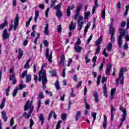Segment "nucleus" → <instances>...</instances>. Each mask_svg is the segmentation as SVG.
<instances>
[{"label":"nucleus","mask_w":129,"mask_h":129,"mask_svg":"<svg viewBox=\"0 0 129 129\" xmlns=\"http://www.w3.org/2000/svg\"><path fill=\"white\" fill-rule=\"evenodd\" d=\"M47 63L42 65L41 67V70L39 72V81H42V86L43 89H46V84L48 82V80H47V74H46V71L44 70V67L47 66Z\"/></svg>","instance_id":"obj_1"},{"label":"nucleus","mask_w":129,"mask_h":129,"mask_svg":"<svg viewBox=\"0 0 129 129\" xmlns=\"http://www.w3.org/2000/svg\"><path fill=\"white\" fill-rule=\"evenodd\" d=\"M29 103H30V100H28L27 101L24 107V110L25 111L28 110L29 108L30 109L28 114L25 116V118H26L27 119H29V118H30V117L31 116V114H32V112H33V110L34 109V106H33L32 104H29Z\"/></svg>","instance_id":"obj_2"},{"label":"nucleus","mask_w":129,"mask_h":129,"mask_svg":"<svg viewBox=\"0 0 129 129\" xmlns=\"http://www.w3.org/2000/svg\"><path fill=\"white\" fill-rule=\"evenodd\" d=\"M119 32H120V35L118 37L117 42L119 47L121 48V46H122V37L125 36L126 31L121 28H119Z\"/></svg>","instance_id":"obj_3"},{"label":"nucleus","mask_w":129,"mask_h":129,"mask_svg":"<svg viewBox=\"0 0 129 129\" xmlns=\"http://www.w3.org/2000/svg\"><path fill=\"white\" fill-rule=\"evenodd\" d=\"M127 69L126 68H122L120 71V74H119V79L116 80V84H118V81L120 80L121 84L123 83V72H125Z\"/></svg>","instance_id":"obj_4"},{"label":"nucleus","mask_w":129,"mask_h":129,"mask_svg":"<svg viewBox=\"0 0 129 129\" xmlns=\"http://www.w3.org/2000/svg\"><path fill=\"white\" fill-rule=\"evenodd\" d=\"M111 49H112V43L109 42L107 46L104 48L103 51V55H104L105 57H107V56H108V53H106V50L109 52H110V51H111Z\"/></svg>","instance_id":"obj_5"},{"label":"nucleus","mask_w":129,"mask_h":129,"mask_svg":"<svg viewBox=\"0 0 129 129\" xmlns=\"http://www.w3.org/2000/svg\"><path fill=\"white\" fill-rule=\"evenodd\" d=\"M115 31V29L112 27V26H110V30H109V34H111L110 40L113 43H114V41H115V38H114V32Z\"/></svg>","instance_id":"obj_6"},{"label":"nucleus","mask_w":129,"mask_h":129,"mask_svg":"<svg viewBox=\"0 0 129 129\" xmlns=\"http://www.w3.org/2000/svg\"><path fill=\"white\" fill-rule=\"evenodd\" d=\"M27 87V85L25 84H21L19 85V88H18V87H16V88L14 89L13 93V96L15 97L16 95H17V93H18V90H22L23 88H26Z\"/></svg>","instance_id":"obj_7"},{"label":"nucleus","mask_w":129,"mask_h":129,"mask_svg":"<svg viewBox=\"0 0 129 129\" xmlns=\"http://www.w3.org/2000/svg\"><path fill=\"white\" fill-rule=\"evenodd\" d=\"M52 54H53V52H51L49 55V48H46L45 56L46 58L48 59V61L50 63H52Z\"/></svg>","instance_id":"obj_8"},{"label":"nucleus","mask_w":129,"mask_h":129,"mask_svg":"<svg viewBox=\"0 0 129 129\" xmlns=\"http://www.w3.org/2000/svg\"><path fill=\"white\" fill-rule=\"evenodd\" d=\"M120 110H121V111H122V120H124L125 118H126V115H127V113H126V110L124 109V108H123V107L122 106H120Z\"/></svg>","instance_id":"obj_9"},{"label":"nucleus","mask_w":129,"mask_h":129,"mask_svg":"<svg viewBox=\"0 0 129 129\" xmlns=\"http://www.w3.org/2000/svg\"><path fill=\"white\" fill-rule=\"evenodd\" d=\"M19 15L17 14L16 17L15 19V23H14V31H16L17 30V28L19 27Z\"/></svg>","instance_id":"obj_10"},{"label":"nucleus","mask_w":129,"mask_h":129,"mask_svg":"<svg viewBox=\"0 0 129 129\" xmlns=\"http://www.w3.org/2000/svg\"><path fill=\"white\" fill-rule=\"evenodd\" d=\"M114 111H115V108L112 105L111 106V121H113V118L114 117Z\"/></svg>","instance_id":"obj_11"},{"label":"nucleus","mask_w":129,"mask_h":129,"mask_svg":"<svg viewBox=\"0 0 129 129\" xmlns=\"http://www.w3.org/2000/svg\"><path fill=\"white\" fill-rule=\"evenodd\" d=\"M8 30L4 29V33L3 34V39L5 40H7V39H9L10 38V34L8 33Z\"/></svg>","instance_id":"obj_12"},{"label":"nucleus","mask_w":129,"mask_h":129,"mask_svg":"<svg viewBox=\"0 0 129 129\" xmlns=\"http://www.w3.org/2000/svg\"><path fill=\"white\" fill-rule=\"evenodd\" d=\"M93 96L95 98V101L96 103L99 102V97L98 96V93L96 91L93 92Z\"/></svg>","instance_id":"obj_13"},{"label":"nucleus","mask_w":129,"mask_h":129,"mask_svg":"<svg viewBox=\"0 0 129 129\" xmlns=\"http://www.w3.org/2000/svg\"><path fill=\"white\" fill-rule=\"evenodd\" d=\"M73 9H74V5H72L71 7H68V9L67 10V16L68 17H70V16L71 15V12L70 11V10H73Z\"/></svg>","instance_id":"obj_14"},{"label":"nucleus","mask_w":129,"mask_h":129,"mask_svg":"<svg viewBox=\"0 0 129 129\" xmlns=\"http://www.w3.org/2000/svg\"><path fill=\"white\" fill-rule=\"evenodd\" d=\"M19 52L18 53V60H21L24 55V51H23V50H22V48H19Z\"/></svg>","instance_id":"obj_15"},{"label":"nucleus","mask_w":129,"mask_h":129,"mask_svg":"<svg viewBox=\"0 0 129 129\" xmlns=\"http://www.w3.org/2000/svg\"><path fill=\"white\" fill-rule=\"evenodd\" d=\"M53 117L55 119H56V118H57V114H56V113L55 112V111H51L50 113H49V116H48V120L51 119V118H52V114H53Z\"/></svg>","instance_id":"obj_16"},{"label":"nucleus","mask_w":129,"mask_h":129,"mask_svg":"<svg viewBox=\"0 0 129 129\" xmlns=\"http://www.w3.org/2000/svg\"><path fill=\"white\" fill-rule=\"evenodd\" d=\"M74 49L76 53H80V52H81V50H82V47L79 45H75Z\"/></svg>","instance_id":"obj_17"},{"label":"nucleus","mask_w":129,"mask_h":129,"mask_svg":"<svg viewBox=\"0 0 129 129\" xmlns=\"http://www.w3.org/2000/svg\"><path fill=\"white\" fill-rule=\"evenodd\" d=\"M111 70V64H107L106 67V74L107 75H109Z\"/></svg>","instance_id":"obj_18"},{"label":"nucleus","mask_w":129,"mask_h":129,"mask_svg":"<svg viewBox=\"0 0 129 129\" xmlns=\"http://www.w3.org/2000/svg\"><path fill=\"white\" fill-rule=\"evenodd\" d=\"M104 116V122L103 123V126L104 128H106L107 127V118L105 115H103Z\"/></svg>","instance_id":"obj_19"},{"label":"nucleus","mask_w":129,"mask_h":129,"mask_svg":"<svg viewBox=\"0 0 129 129\" xmlns=\"http://www.w3.org/2000/svg\"><path fill=\"white\" fill-rule=\"evenodd\" d=\"M9 23H8V20H7V19H6L5 20L4 22L2 24L0 25V29L3 30V29H4L5 28V27H7V25Z\"/></svg>","instance_id":"obj_20"},{"label":"nucleus","mask_w":129,"mask_h":129,"mask_svg":"<svg viewBox=\"0 0 129 129\" xmlns=\"http://www.w3.org/2000/svg\"><path fill=\"white\" fill-rule=\"evenodd\" d=\"M44 33L47 36H49V24L48 23L46 24Z\"/></svg>","instance_id":"obj_21"},{"label":"nucleus","mask_w":129,"mask_h":129,"mask_svg":"<svg viewBox=\"0 0 129 129\" xmlns=\"http://www.w3.org/2000/svg\"><path fill=\"white\" fill-rule=\"evenodd\" d=\"M60 58V64L62 66H65V55L64 54L61 55Z\"/></svg>","instance_id":"obj_22"},{"label":"nucleus","mask_w":129,"mask_h":129,"mask_svg":"<svg viewBox=\"0 0 129 129\" xmlns=\"http://www.w3.org/2000/svg\"><path fill=\"white\" fill-rule=\"evenodd\" d=\"M2 117L4 120V121H7L8 120V116H7V114H6V111L5 110H3L2 112Z\"/></svg>","instance_id":"obj_23"},{"label":"nucleus","mask_w":129,"mask_h":129,"mask_svg":"<svg viewBox=\"0 0 129 129\" xmlns=\"http://www.w3.org/2000/svg\"><path fill=\"white\" fill-rule=\"evenodd\" d=\"M103 89V93H104V96H105V97H107V89L106 88V84H104Z\"/></svg>","instance_id":"obj_24"},{"label":"nucleus","mask_w":129,"mask_h":129,"mask_svg":"<svg viewBox=\"0 0 129 129\" xmlns=\"http://www.w3.org/2000/svg\"><path fill=\"white\" fill-rule=\"evenodd\" d=\"M102 42V36H101L99 39L96 41L95 45L97 46H100V44Z\"/></svg>","instance_id":"obj_25"},{"label":"nucleus","mask_w":129,"mask_h":129,"mask_svg":"<svg viewBox=\"0 0 129 129\" xmlns=\"http://www.w3.org/2000/svg\"><path fill=\"white\" fill-rule=\"evenodd\" d=\"M39 120L41 121V125H43L44 124V120H45V118H44V115H43V113H40L39 117Z\"/></svg>","instance_id":"obj_26"},{"label":"nucleus","mask_w":129,"mask_h":129,"mask_svg":"<svg viewBox=\"0 0 129 129\" xmlns=\"http://www.w3.org/2000/svg\"><path fill=\"white\" fill-rule=\"evenodd\" d=\"M62 11L60 10H57L56 13V16L57 18H61L62 17Z\"/></svg>","instance_id":"obj_27"},{"label":"nucleus","mask_w":129,"mask_h":129,"mask_svg":"<svg viewBox=\"0 0 129 129\" xmlns=\"http://www.w3.org/2000/svg\"><path fill=\"white\" fill-rule=\"evenodd\" d=\"M83 22H78V30L79 31H81V29H82V27H83Z\"/></svg>","instance_id":"obj_28"},{"label":"nucleus","mask_w":129,"mask_h":129,"mask_svg":"<svg viewBox=\"0 0 129 129\" xmlns=\"http://www.w3.org/2000/svg\"><path fill=\"white\" fill-rule=\"evenodd\" d=\"M6 103V97L3 98V100L0 105V108L3 109L5 107V104Z\"/></svg>","instance_id":"obj_29"},{"label":"nucleus","mask_w":129,"mask_h":129,"mask_svg":"<svg viewBox=\"0 0 129 129\" xmlns=\"http://www.w3.org/2000/svg\"><path fill=\"white\" fill-rule=\"evenodd\" d=\"M90 27V23H88L87 26L85 28L84 35L85 36L86 35V33H87V31H88V29Z\"/></svg>","instance_id":"obj_30"},{"label":"nucleus","mask_w":129,"mask_h":129,"mask_svg":"<svg viewBox=\"0 0 129 129\" xmlns=\"http://www.w3.org/2000/svg\"><path fill=\"white\" fill-rule=\"evenodd\" d=\"M75 28H76V26L75 25H73V21L71 22V25L69 26V30L70 31H72V30H75Z\"/></svg>","instance_id":"obj_31"},{"label":"nucleus","mask_w":129,"mask_h":129,"mask_svg":"<svg viewBox=\"0 0 129 129\" xmlns=\"http://www.w3.org/2000/svg\"><path fill=\"white\" fill-rule=\"evenodd\" d=\"M55 87L57 90H60V89H61L60 85H59V81H58V80H57L55 83Z\"/></svg>","instance_id":"obj_32"},{"label":"nucleus","mask_w":129,"mask_h":129,"mask_svg":"<svg viewBox=\"0 0 129 129\" xmlns=\"http://www.w3.org/2000/svg\"><path fill=\"white\" fill-rule=\"evenodd\" d=\"M102 19H105V7L104 8L101 13Z\"/></svg>","instance_id":"obj_33"},{"label":"nucleus","mask_w":129,"mask_h":129,"mask_svg":"<svg viewBox=\"0 0 129 129\" xmlns=\"http://www.w3.org/2000/svg\"><path fill=\"white\" fill-rule=\"evenodd\" d=\"M39 18V11H37L35 13V17H34V21L35 22H37V20Z\"/></svg>","instance_id":"obj_34"},{"label":"nucleus","mask_w":129,"mask_h":129,"mask_svg":"<svg viewBox=\"0 0 129 129\" xmlns=\"http://www.w3.org/2000/svg\"><path fill=\"white\" fill-rule=\"evenodd\" d=\"M96 8H98V5H97V2H95V6L93 7V10H92V14H94L95 13V10Z\"/></svg>","instance_id":"obj_35"},{"label":"nucleus","mask_w":129,"mask_h":129,"mask_svg":"<svg viewBox=\"0 0 129 129\" xmlns=\"http://www.w3.org/2000/svg\"><path fill=\"white\" fill-rule=\"evenodd\" d=\"M81 116V114L80 111H78L77 112V114L76 116V121H77V120H78V119H79V116Z\"/></svg>","instance_id":"obj_36"},{"label":"nucleus","mask_w":129,"mask_h":129,"mask_svg":"<svg viewBox=\"0 0 129 129\" xmlns=\"http://www.w3.org/2000/svg\"><path fill=\"white\" fill-rule=\"evenodd\" d=\"M30 61H31V59H29L27 60L26 63L24 66V68H25V69H28V68H30V66L29 65V63H30Z\"/></svg>","instance_id":"obj_37"},{"label":"nucleus","mask_w":129,"mask_h":129,"mask_svg":"<svg viewBox=\"0 0 129 129\" xmlns=\"http://www.w3.org/2000/svg\"><path fill=\"white\" fill-rule=\"evenodd\" d=\"M27 74H28V71H25L22 73L21 76L20 77L21 78H25L26 76H27Z\"/></svg>","instance_id":"obj_38"},{"label":"nucleus","mask_w":129,"mask_h":129,"mask_svg":"<svg viewBox=\"0 0 129 129\" xmlns=\"http://www.w3.org/2000/svg\"><path fill=\"white\" fill-rule=\"evenodd\" d=\"M32 80V76L30 75H27L26 82H30Z\"/></svg>","instance_id":"obj_39"},{"label":"nucleus","mask_w":129,"mask_h":129,"mask_svg":"<svg viewBox=\"0 0 129 129\" xmlns=\"http://www.w3.org/2000/svg\"><path fill=\"white\" fill-rule=\"evenodd\" d=\"M102 76L101 75H99L98 77L97 80V85L98 86L99 85V84L100 83V79H101V78Z\"/></svg>","instance_id":"obj_40"},{"label":"nucleus","mask_w":129,"mask_h":129,"mask_svg":"<svg viewBox=\"0 0 129 129\" xmlns=\"http://www.w3.org/2000/svg\"><path fill=\"white\" fill-rule=\"evenodd\" d=\"M82 9V5L81 4H80L77 8V9L76 10V13H79V12L81 11V9Z\"/></svg>","instance_id":"obj_41"},{"label":"nucleus","mask_w":129,"mask_h":129,"mask_svg":"<svg viewBox=\"0 0 129 129\" xmlns=\"http://www.w3.org/2000/svg\"><path fill=\"white\" fill-rule=\"evenodd\" d=\"M115 92V89H112L111 90V99H112L113 98V95H114V93Z\"/></svg>","instance_id":"obj_42"},{"label":"nucleus","mask_w":129,"mask_h":129,"mask_svg":"<svg viewBox=\"0 0 129 129\" xmlns=\"http://www.w3.org/2000/svg\"><path fill=\"white\" fill-rule=\"evenodd\" d=\"M49 73H51L50 77H54V76H56V72L53 71H49Z\"/></svg>","instance_id":"obj_43"},{"label":"nucleus","mask_w":129,"mask_h":129,"mask_svg":"<svg viewBox=\"0 0 129 129\" xmlns=\"http://www.w3.org/2000/svg\"><path fill=\"white\" fill-rule=\"evenodd\" d=\"M61 6H62V3H59L57 6L54 7V10H57V11H58L59 9H61Z\"/></svg>","instance_id":"obj_44"},{"label":"nucleus","mask_w":129,"mask_h":129,"mask_svg":"<svg viewBox=\"0 0 129 129\" xmlns=\"http://www.w3.org/2000/svg\"><path fill=\"white\" fill-rule=\"evenodd\" d=\"M14 79H16V76H15V74H11L10 76L9 80L11 81V80H14Z\"/></svg>","instance_id":"obj_45"},{"label":"nucleus","mask_w":129,"mask_h":129,"mask_svg":"<svg viewBox=\"0 0 129 129\" xmlns=\"http://www.w3.org/2000/svg\"><path fill=\"white\" fill-rule=\"evenodd\" d=\"M96 114H97L96 112H92V116L93 117V122H94V121H95V120L96 119Z\"/></svg>","instance_id":"obj_46"},{"label":"nucleus","mask_w":129,"mask_h":129,"mask_svg":"<svg viewBox=\"0 0 129 129\" xmlns=\"http://www.w3.org/2000/svg\"><path fill=\"white\" fill-rule=\"evenodd\" d=\"M30 129H33L32 127H33V125H34V120H33V119H30Z\"/></svg>","instance_id":"obj_47"},{"label":"nucleus","mask_w":129,"mask_h":129,"mask_svg":"<svg viewBox=\"0 0 129 129\" xmlns=\"http://www.w3.org/2000/svg\"><path fill=\"white\" fill-rule=\"evenodd\" d=\"M44 97H45L44 96L43 92H40L39 94L38 98H40V99H43V98H44Z\"/></svg>","instance_id":"obj_48"},{"label":"nucleus","mask_w":129,"mask_h":129,"mask_svg":"<svg viewBox=\"0 0 129 129\" xmlns=\"http://www.w3.org/2000/svg\"><path fill=\"white\" fill-rule=\"evenodd\" d=\"M90 16V12L89 11L85 13V19L86 20L88 17Z\"/></svg>","instance_id":"obj_49"},{"label":"nucleus","mask_w":129,"mask_h":129,"mask_svg":"<svg viewBox=\"0 0 129 129\" xmlns=\"http://www.w3.org/2000/svg\"><path fill=\"white\" fill-rule=\"evenodd\" d=\"M61 122H62V120H59L57 122V124L56 125V129H59L60 127H61Z\"/></svg>","instance_id":"obj_50"},{"label":"nucleus","mask_w":129,"mask_h":129,"mask_svg":"<svg viewBox=\"0 0 129 129\" xmlns=\"http://www.w3.org/2000/svg\"><path fill=\"white\" fill-rule=\"evenodd\" d=\"M43 44L45 47H48V46L49 45V42H48V40H44L43 41Z\"/></svg>","instance_id":"obj_51"},{"label":"nucleus","mask_w":129,"mask_h":129,"mask_svg":"<svg viewBox=\"0 0 129 129\" xmlns=\"http://www.w3.org/2000/svg\"><path fill=\"white\" fill-rule=\"evenodd\" d=\"M15 121L14 120V117H12L11 119L10 120V126H13L14 125V123Z\"/></svg>","instance_id":"obj_52"},{"label":"nucleus","mask_w":129,"mask_h":129,"mask_svg":"<svg viewBox=\"0 0 129 129\" xmlns=\"http://www.w3.org/2000/svg\"><path fill=\"white\" fill-rule=\"evenodd\" d=\"M10 90H11V87L9 86L6 89V95L7 96L9 95V93L10 92Z\"/></svg>","instance_id":"obj_53"},{"label":"nucleus","mask_w":129,"mask_h":129,"mask_svg":"<svg viewBox=\"0 0 129 129\" xmlns=\"http://www.w3.org/2000/svg\"><path fill=\"white\" fill-rule=\"evenodd\" d=\"M72 93H71V97H75L76 96V95L74 94V90L73 89H71Z\"/></svg>","instance_id":"obj_54"},{"label":"nucleus","mask_w":129,"mask_h":129,"mask_svg":"<svg viewBox=\"0 0 129 129\" xmlns=\"http://www.w3.org/2000/svg\"><path fill=\"white\" fill-rule=\"evenodd\" d=\"M100 51V45H99L97 47L95 54H98Z\"/></svg>","instance_id":"obj_55"},{"label":"nucleus","mask_w":129,"mask_h":129,"mask_svg":"<svg viewBox=\"0 0 129 129\" xmlns=\"http://www.w3.org/2000/svg\"><path fill=\"white\" fill-rule=\"evenodd\" d=\"M80 44H81V40H80V38H78V40L75 45L79 46Z\"/></svg>","instance_id":"obj_56"},{"label":"nucleus","mask_w":129,"mask_h":129,"mask_svg":"<svg viewBox=\"0 0 129 129\" xmlns=\"http://www.w3.org/2000/svg\"><path fill=\"white\" fill-rule=\"evenodd\" d=\"M49 11H50V8H48L45 11L46 18H48V14H49Z\"/></svg>","instance_id":"obj_57"},{"label":"nucleus","mask_w":129,"mask_h":129,"mask_svg":"<svg viewBox=\"0 0 129 129\" xmlns=\"http://www.w3.org/2000/svg\"><path fill=\"white\" fill-rule=\"evenodd\" d=\"M66 117H67L66 114L64 113L61 115V119L62 120H65L66 119Z\"/></svg>","instance_id":"obj_58"},{"label":"nucleus","mask_w":129,"mask_h":129,"mask_svg":"<svg viewBox=\"0 0 129 129\" xmlns=\"http://www.w3.org/2000/svg\"><path fill=\"white\" fill-rule=\"evenodd\" d=\"M123 48L124 49V50L128 49V46H127V42H125V44L123 45Z\"/></svg>","instance_id":"obj_59"},{"label":"nucleus","mask_w":129,"mask_h":129,"mask_svg":"<svg viewBox=\"0 0 129 129\" xmlns=\"http://www.w3.org/2000/svg\"><path fill=\"white\" fill-rule=\"evenodd\" d=\"M85 60H86V63H89V62H90V59L88 58V55H86V57H85Z\"/></svg>","instance_id":"obj_60"},{"label":"nucleus","mask_w":129,"mask_h":129,"mask_svg":"<svg viewBox=\"0 0 129 129\" xmlns=\"http://www.w3.org/2000/svg\"><path fill=\"white\" fill-rule=\"evenodd\" d=\"M57 28V31L58 32V33H61V32L62 31V27H61V25L58 26Z\"/></svg>","instance_id":"obj_61"},{"label":"nucleus","mask_w":129,"mask_h":129,"mask_svg":"<svg viewBox=\"0 0 129 129\" xmlns=\"http://www.w3.org/2000/svg\"><path fill=\"white\" fill-rule=\"evenodd\" d=\"M120 26L122 28L125 27V21H122V22L121 23Z\"/></svg>","instance_id":"obj_62"},{"label":"nucleus","mask_w":129,"mask_h":129,"mask_svg":"<svg viewBox=\"0 0 129 129\" xmlns=\"http://www.w3.org/2000/svg\"><path fill=\"white\" fill-rule=\"evenodd\" d=\"M107 80V78L105 77H103L102 79V83H104V82H106Z\"/></svg>","instance_id":"obj_63"},{"label":"nucleus","mask_w":129,"mask_h":129,"mask_svg":"<svg viewBox=\"0 0 129 129\" xmlns=\"http://www.w3.org/2000/svg\"><path fill=\"white\" fill-rule=\"evenodd\" d=\"M80 13H78L77 12H76V14L74 16V19L76 20L77 19H78V17H79Z\"/></svg>","instance_id":"obj_64"}]
</instances>
